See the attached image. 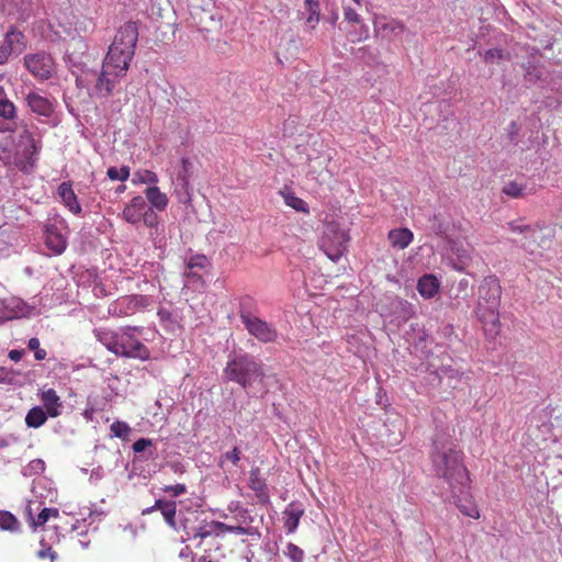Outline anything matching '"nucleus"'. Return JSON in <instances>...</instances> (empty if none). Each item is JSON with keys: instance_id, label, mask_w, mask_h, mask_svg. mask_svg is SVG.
<instances>
[{"instance_id": "49530a36", "label": "nucleus", "mask_w": 562, "mask_h": 562, "mask_svg": "<svg viewBox=\"0 0 562 562\" xmlns=\"http://www.w3.org/2000/svg\"><path fill=\"white\" fill-rule=\"evenodd\" d=\"M153 446V441L147 438H139L133 443V450L135 452H143L146 448Z\"/></svg>"}, {"instance_id": "2eb2a0df", "label": "nucleus", "mask_w": 562, "mask_h": 562, "mask_svg": "<svg viewBox=\"0 0 562 562\" xmlns=\"http://www.w3.org/2000/svg\"><path fill=\"white\" fill-rule=\"evenodd\" d=\"M387 239L393 248L403 250L411 245L414 235L408 228H394L389 232Z\"/></svg>"}, {"instance_id": "4d7b16f0", "label": "nucleus", "mask_w": 562, "mask_h": 562, "mask_svg": "<svg viewBox=\"0 0 562 562\" xmlns=\"http://www.w3.org/2000/svg\"><path fill=\"white\" fill-rule=\"evenodd\" d=\"M191 562H213L209 560L206 557H193Z\"/></svg>"}, {"instance_id": "864d4df0", "label": "nucleus", "mask_w": 562, "mask_h": 562, "mask_svg": "<svg viewBox=\"0 0 562 562\" xmlns=\"http://www.w3.org/2000/svg\"><path fill=\"white\" fill-rule=\"evenodd\" d=\"M46 350L38 348L34 351V357L36 360H44L46 358Z\"/></svg>"}, {"instance_id": "aec40b11", "label": "nucleus", "mask_w": 562, "mask_h": 562, "mask_svg": "<svg viewBox=\"0 0 562 562\" xmlns=\"http://www.w3.org/2000/svg\"><path fill=\"white\" fill-rule=\"evenodd\" d=\"M212 526L215 531L225 533V532H232L235 535H246V536H254L258 533L257 528L252 526H241V525H227L222 521H212Z\"/></svg>"}, {"instance_id": "9d476101", "label": "nucleus", "mask_w": 562, "mask_h": 562, "mask_svg": "<svg viewBox=\"0 0 562 562\" xmlns=\"http://www.w3.org/2000/svg\"><path fill=\"white\" fill-rule=\"evenodd\" d=\"M451 494L456 506L464 516L471 517L473 519L480 518V510L474 501V497L470 493V486L465 491H463L462 494L460 492Z\"/></svg>"}, {"instance_id": "0eeeda50", "label": "nucleus", "mask_w": 562, "mask_h": 562, "mask_svg": "<svg viewBox=\"0 0 562 562\" xmlns=\"http://www.w3.org/2000/svg\"><path fill=\"white\" fill-rule=\"evenodd\" d=\"M348 241L349 236L344 229L329 224L322 237L321 248L330 260L338 261L347 250Z\"/></svg>"}, {"instance_id": "de8ad7c7", "label": "nucleus", "mask_w": 562, "mask_h": 562, "mask_svg": "<svg viewBox=\"0 0 562 562\" xmlns=\"http://www.w3.org/2000/svg\"><path fill=\"white\" fill-rule=\"evenodd\" d=\"M254 306H255V300L251 296L246 295L240 299L239 311L244 310L246 313H251V310Z\"/></svg>"}, {"instance_id": "f704fd0d", "label": "nucleus", "mask_w": 562, "mask_h": 562, "mask_svg": "<svg viewBox=\"0 0 562 562\" xmlns=\"http://www.w3.org/2000/svg\"><path fill=\"white\" fill-rule=\"evenodd\" d=\"M111 431L117 438H126L131 432V427L127 423L116 420L111 425Z\"/></svg>"}, {"instance_id": "58836bf2", "label": "nucleus", "mask_w": 562, "mask_h": 562, "mask_svg": "<svg viewBox=\"0 0 562 562\" xmlns=\"http://www.w3.org/2000/svg\"><path fill=\"white\" fill-rule=\"evenodd\" d=\"M224 461H229L234 465H237L238 462L240 461V451H239V449L237 447H234L233 450L227 451L226 453H224L222 456V459H221V462H220L221 467L223 465Z\"/></svg>"}, {"instance_id": "4c0bfd02", "label": "nucleus", "mask_w": 562, "mask_h": 562, "mask_svg": "<svg viewBox=\"0 0 562 562\" xmlns=\"http://www.w3.org/2000/svg\"><path fill=\"white\" fill-rule=\"evenodd\" d=\"M285 554L293 562H303L304 551L301 548H299L296 544H294V543L290 542L286 546Z\"/></svg>"}, {"instance_id": "473e14b6", "label": "nucleus", "mask_w": 562, "mask_h": 562, "mask_svg": "<svg viewBox=\"0 0 562 562\" xmlns=\"http://www.w3.org/2000/svg\"><path fill=\"white\" fill-rule=\"evenodd\" d=\"M59 512L57 508H43L41 513L37 515L36 519L32 518V525L34 527H40L45 525L50 517H58Z\"/></svg>"}, {"instance_id": "79ce46f5", "label": "nucleus", "mask_w": 562, "mask_h": 562, "mask_svg": "<svg viewBox=\"0 0 562 562\" xmlns=\"http://www.w3.org/2000/svg\"><path fill=\"white\" fill-rule=\"evenodd\" d=\"M142 220L144 221V224L148 227H153L157 224V215L150 207L147 206L144 210V216L142 217Z\"/></svg>"}, {"instance_id": "3c124183", "label": "nucleus", "mask_w": 562, "mask_h": 562, "mask_svg": "<svg viewBox=\"0 0 562 562\" xmlns=\"http://www.w3.org/2000/svg\"><path fill=\"white\" fill-rule=\"evenodd\" d=\"M23 356V350L13 349L9 352V358L13 361H20Z\"/></svg>"}, {"instance_id": "a18cd8bd", "label": "nucleus", "mask_w": 562, "mask_h": 562, "mask_svg": "<svg viewBox=\"0 0 562 562\" xmlns=\"http://www.w3.org/2000/svg\"><path fill=\"white\" fill-rule=\"evenodd\" d=\"M344 16H345V20L348 22H351V23L360 22V16L353 8H350V7L344 8Z\"/></svg>"}, {"instance_id": "2f4dec72", "label": "nucleus", "mask_w": 562, "mask_h": 562, "mask_svg": "<svg viewBox=\"0 0 562 562\" xmlns=\"http://www.w3.org/2000/svg\"><path fill=\"white\" fill-rule=\"evenodd\" d=\"M0 116L4 120H13L16 116V108L8 98L0 99Z\"/></svg>"}, {"instance_id": "bf43d9fd", "label": "nucleus", "mask_w": 562, "mask_h": 562, "mask_svg": "<svg viewBox=\"0 0 562 562\" xmlns=\"http://www.w3.org/2000/svg\"><path fill=\"white\" fill-rule=\"evenodd\" d=\"M526 248H528V249L530 250V252H533V251H535V249H533V248H531V246H530V245H526Z\"/></svg>"}, {"instance_id": "cd10ccee", "label": "nucleus", "mask_w": 562, "mask_h": 562, "mask_svg": "<svg viewBox=\"0 0 562 562\" xmlns=\"http://www.w3.org/2000/svg\"><path fill=\"white\" fill-rule=\"evenodd\" d=\"M282 195L284 199V203L288 206L292 207L293 210H295L297 212H302V213H306V214L310 212L307 203L304 200H302L301 198L296 196L294 193H292V192L283 193L282 192Z\"/></svg>"}, {"instance_id": "13d9d810", "label": "nucleus", "mask_w": 562, "mask_h": 562, "mask_svg": "<svg viewBox=\"0 0 562 562\" xmlns=\"http://www.w3.org/2000/svg\"><path fill=\"white\" fill-rule=\"evenodd\" d=\"M78 44H79L82 48H86V44L82 42V40H79V41H78Z\"/></svg>"}, {"instance_id": "e433bc0d", "label": "nucleus", "mask_w": 562, "mask_h": 562, "mask_svg": "<svg viewBox=\"0 0 562 562\" xmlns=\"http://www.w3.org/2000/svg\"><path fill=\"white\" fill-rule=\"evenodd\" d=\"M12 54H16V50L4 37L3 42L0 44V66L5 65Z\"/></svg>"}, {"instance_id": "6e6552de", "label": "nucleus", "mask_w": 562, "mask_h": 562, "mask_svg": "<svg viewBox=\"0 0 562 562\" xmlns=\"http://www.w3.org/2000/svg\"><path fill=\"white\" fill-rule=\"evenodd\" d=\"M239 317L248 333L260 342L269 344L277 340L278 331L271 324L244 310L239 311Z\"/></svg>"}, {"instance_id": "c9c22d12", "label": "nucleus", "mask_w": 562, "mask_h": 562, "mask_svg": "<svg viewBox=\"0 0 562 562\" xmlns=\"http://www.w3.org/2000/svg\"><path fill=\"white\" fill-rule=\"evenodd\" d=\"M235 520L237 521V525L241 526H250L252 522V517L249 514V510L243 507L237 506L235 509Z\"/></svg>"}, {"instance_id": "a878e982", "label": "nucleus", "mask_w": 562, "mask_h": 562, "mask_svg": "<svg viewBox=\"0 0 562 562\" xmlns=\"http://www.w3.org/2000/svg\"><path fill=\"white\" fill-rule=\"evenodd\" d=\"M47 420V413L40 406H35L29 411L25 423L29 427L38 428Z\"/></svg>"}, {"instance_id": "dca6fc26", "label": "nucleus", "mask_w": 562, "mask_h": 562, "mask_svg": "<svg viewBox=\"0 0 562 562\" xmlns=\"http://www.w3.org/2000/svg\"><path fill=\"white\" fill-rule=\"evenodd\" d=\"M41 401L48 416L57 417L60 415L61 401L54 389L43 390Z\"/></svg>"}, {"instance_id": "c756f323", "label": "nucleus", "mask_w": 562, "mask_h": 562, "mask_svg": "<svg viewBox=\"0 0 562 562\" xmlns=\"http://www.w3.org/2000/svg\"><path fill=\"white\" fill-rule=\"evenodd\" d=\"M133 183H146V184H153L156 186L158 182L157 175L151 170H137L134 173Z\"/></svg>"}, {"instance_id": "bb28decb", "label": "nucleus", "mask_w": 562, "mask_h": 562, "mask_svg": "<svg viewBox=\"0 0 562 562\" xmlns=\"http://www.w3.org/2000/svg\"><path fill=\"white\" fill-rule=\"evenodd\" d=\"M0 529L10 532H18L21 529V524L10 512L0 510Z\"/></svg>"}, {"instance_id": "603ef678", "label": "nucleus", "mask_w": 562, "mask_h": 562, "mask_svg": "<svg viewBox=\"0 0 562 562\" xmlns=\"http://www.w3.org/2000/svg\"><path fill=\"white\" fill-rule=\"evenodd\" d=\"M40 345H41V342H40L38 338L33 337V338H31V339L29 340L27 347H29V349H31V350L35 351V350H37L38 348H41V347H40Z\"/></svg>"}, {"instance_id": "5fc2aeb1", "label": "nucleus", "mask_w": 562, "mask_h": 562, "mask_svg": "<svg viewBox=\"0 0 562 562\" xmlns=\"http://www.w3.org/2000/svg\"><path fill=\"white\" fill-rule=\"evenodd\" d=\"M8 371L4 368L0 367V383L4 382L8 379Z\"/></svg>"}, {"instance_id": "ea45409f", "label": "nucleus", "mask_w": 562, "mask_h": 562, "mask_svg": "<svg viewBox=\"0 0 562 562\" xmlns=\"http://www.w3.org/2000/svg\"><path fill=\"white\" fill-rule=\"evenodd\" d=\"M209 265V260L204 255L192 256L188 261V268H200L203 269Z\"/></svg>"}, {"instance_id": "4be33fe9", "label": "nucleus", "mask_w": 562, "mask_h": 562, "mask_svg": "<svg viewBox=\"0 0 562 562\" xmlns=\"http://www.w3.org/2000/svg\"><path fill=\"white\" fill-rule=\"evenodd\" d=\"M145 196L151 206L158 211H164L168 204L167 195L156 186L148 187L145 190Z\"/></svg>"}, {"instance_id": "f3484780", "label": "nucleus", "mask_w": 562, "mask_h": 562, "mask_svg": "<svg viewBox=\"0 0 562 562\" xmlns=\"http://www.w3.org/2000/svg\"><path fill=\"white\" fill-rule=\"evenodd\" d=\"M154 509H159L166 520V522L175 528L176 527V510L177 504L173 501L157 499L151 508L143 512V514L150 513Z\"/></svg>"}, {"instance_id": "6e6d98bb", "label": "nucleus", "mask_w": 562, "mask_h": 562, "mask_svg": "<svg viewBox=\"0 0 562 562\" xmlns=\"http://www.w3.org/2000/svg\"><path fill=\"white\" fill-rule=\"evenodd\" d=\"M4 79V75L0 74V82ZM5 98V89L0 85V99Z\"/></svg>"}, {"instance_id": "c03bdc74", "label": "nucleus", "mask_w": 562, "mask_h": 562, "mask_svg": "<svg viewBox=\"0 0 562 562\" xmlns=\"http://www.w3.org/2000/svg\"><path fill=\"white\" fill-rule=\"evenodd\" d=\"M181 166H182V169H183V175H181L180 178H181V180L183 182V186H188L189 179H190V169L192 167V164H191L190 159L182 158L181 159Z\"/></svg>"}, {"instance_id": "7ed1b4c3", "label": "nucleus", "mask_w": 562, "mask_h": 562, "mask_svg": "<svg viewBox=\"0 0 562 562\" xmlns=\"http://www.w3.org/2000/svg\"><path fill=\"white\" fill-rule=\"evenodd\" d=\"M133 331L142 333L139 327H125L121 331L100 329L97 339L117 357L133 358L146 361L150 358L149 349L137 339Z\"/></svg>"}, {"instance_id": "c85d7f7f", "label": "nucleus", "mask_w": 562, "mask_h": 562, "mask_svg": "<svg viewBox=\"0 0 562 562\" xmlns=\"http://www.w3.org/2000/svg\"><path fill=\"white\" fill-rule=\"evenodd\" d=\"M526 184L509 181L503 187L502 192L512 199H519L526 195Z\"/></svg>"}, {"instance_id": "20e7f679", "label": "nucleus", "mask_w": 562, "mask_h": 562, "mask_svg": "<svg viewBox=\"0 0 562 562\" xmlns=\"http://www.w3.org/2000/svg\"><path fill=\"white\" fill-rule=\"evenodd\" d=\"M502 286L495 276L484 278L479 286V297L475 315L483 324L484 329L497 335L501 328L499 306Z\"/></svg>"}, {"instance_id": "a211bd4d", "label": "nucleus", "mask_w": 562, "mask_h": 562, "mask_svg": "<svg viewBox=\"0 0 562 562\" xmlns=\"http://www.w3.org/2000/svg\"><path fill=\"white\" fill-rule=\"evenodd\" d=\"M440 288L439 280L434 274H425L417 282V290L424 299H431Z\"/></svg>"}, {"instance_id": "393cba45", "label": "nucleus", "mask_w": 562, "mask_h": 562, "mask_svg": "<svg viewBox=\"0 0 562 562\" xmlns=\"http://www.w3.org/2000/svg\"><path fill=\"white\" fill-rule=\"evenodd\" d=\"M8 7L9 14L26 16L32 11V0H3Z\"/></svg>"}, {"instance_id": "37998d69", "label": "nucleus", "mask_w": 562, "mask_h": 562, "mask_svg": "<svg viewBox=\"0 0 562 562\" xmlns=\"http://www.w3.org/2000/svg\"><path fill=\"white\" fill-rule=\"evenodd\" d=\"M383 30H389L392 33L400 34L404 31L405 26L402 22L392 20L382 25Z\"/></svg>"}, {"instance_id": "4468645a", "label": "nucleus", "mask_w": 562, "mask_h": 562, "mask_svg": "<svg viewBox=\"0 0 562 562\" xmlns=\"http://www.w3.org/2000/svg\"><path fill=\"white\" fill-rule=\"evenodd\" d=\"M302 19L310 30H314L321 20L319 0H304V11L301 12Z\"/></svg>"}, {"instance_id": "7c9ffc66", "label": "nucleus", "mask_w": 562, "mask_h": 562, "mask_svg": "<svg viewBox=\"0 0 562 562\" xmlns=\"http://www.w3.org/2000/svg\"><path fill=\"white\" fill-rule=\"evenodd\" d=\"M483 58L485 63L495 64L503 59L509 60L510 55L501 48H491L484 53Z\"/></svg>"}, {"instance_id": "8fccbe9b", "label": "nucleus", "mask_w": 562, "mask_h": 562, "mask_svg": "<svg viewBox=\"0 0 562 562\" xmlns=\"http://www.w3.org/2000/svg\"><path fill=\"white\" fill-rule=\"evenodd\" d=\"M23 136H25V137L29 139V142H30V146H31V147H32V149H33V150H32V154L37 153L36 140L34 139L33 135H32L27 130H25V131H24V135H23Z\"/></svg>"}, {"instance_id": "72a5a7b5", "label": "nucleus", "mask_w": 562, "mask_h": 562, "mask_svg": "<svg viewBox=\"0 0 562 562\" xmlns=\"http://www.w3.org/2000/svg\"><path fill=\"white\" fill-rule=\"evenodd\" d=\"M108 177L111 180L126 181L130 178V167L123 166L120 169L116 167H110L106 171Z\"/></svg>"}, {"instance_id": "6ab92c4d", "label": "nucleus", "mask_w": 562, "mask_h": 562, "mask_svg": "<svg viewBox=\"0 0 562 562\" xmlns=\"http://www.w3.org/2000/svg\"><path fill=\"white\" fill-rule=\"evenodd\" d=\"M45 244L54 255H60L66 249L67 243L56 228H47L45 232Z\"/></svg>"}, {"instance_id": "f03ea898", "label": "nucleus", "mask_w": 562, "mask_h": 562, "mask_svg": "<svg viewBox=\"0 0 562 562\" xmlns=\"http://www.w3.org/2000/svg\"><path fill=\"white\" fill-rule=\"evenodd\" d=\"M430 459L435 474L445 480L450 492L461 494L471 484L470 473L464 464V454L458 449L451 436L436 435L432 441Z\"/></svg>"}, {"instance_id": "f257e3e1", "label": "nucleus", "mask_w": 562, "mask_h": 562, "mask_svg": "<svg viewBox=\"0 0 562 562\" xmlns=\"http://www.w3.org/2000/svg\"><path fill=\"white\" fill-rule=\"evenodd\" d=\"M138 41L136 22H126L116 32L108 54L102 63V70L95 83V91L101 97H109L115 88V79L124 77L135 55Z\"/></svg>"}, {"instance_id": "a19ab883", "label": "nucleus", "mask_w": 562, "mask_h": 562, "mask_svg": "<svg viewBox=\"0 0 562 562\" xmlns=\"http://www.w3.org/2000/svg\"><path fill=\"white\" fill-rule=\"evenodd\" d=\"M162 491L170 493L172 496H180L187 492V486L182 483H178L175 485H166Z\"/></svg>"}, {"instance_id": "b1692460", "label": "nucleus", "mask_w": 562, "mask_h": 562, "mask_svg": "<svg viewBox=\"0 0 562 562\" xmlns=\"http://www.w3.org/2000/svg\"><path fill=\"white\" fill-rule=\"evenodd\" d=\"M509 229L513 233H531L532 240L537 243L538 247H544L547 244L548 238L546 236H542L540 240H538L535 237L536 229L542 231L544 228L543 225L536 224L535 226L530 225H522V224H516V223H509Z\"/></svg>"}, {"instance_id": "423d86ee", "label": "nucleus", "mask_w": 562, "mask_h": 562, "mask_svg": "<svg viewBox=\"0 0 562 562\" xmlns=\"http://www.w3.org/2000/svg\"><path fill=\"white\" fill-rule=\"evenodd\" d=\"M23 66L37 81L52 79L57 72V64L50 53L37 50L25 54Z\"/></svg>"}, {"instance_id": "5701e85b", "label": "nucleus", "mask_w": 562, "mask_h": 562, "mask_svg": "<svg viewBox=\"0 0 562 562\" xmlns=\"http://www.w3.org/2000/svg\"><path fill=\"white\" fill-rule=\"evenodd\" d=\"M4 37L7 38L8 43H10V45H12L16 50V54H21L23 50H25L27 46L26 37L24 33L16 27H10Z\"/></svg>"}, {"instance_id": "9b49d317", "label": "nucleus", "mask_w": 562, "mask_h": 562, "mask_svg": "<svg viewBox=\"0 0 562 562\" xmlns=\"http://www.w3.org/2000/svg\"><path fill=\"white\" fill-rule=\"evenodd\" d=\"M146 202L143 196H134L130 203L124 207L122 216L130 224H137L144 216Z\"/></svg>"}, {"instance_id": "f8f14e48", "label": "nucleus", "mask_w": 562, "mask_h": 562, "mask_svg": "<svg viewBox=\"0 0 562 562\" xmlns=\"http://www.w3.org/2000/svg\"><path fill=\"white\" fill-rule=\"evenodd\" d=\"M249 487L255 492L260 503L269 502V494L266 481L260 476V469L254 468L249 473Z\"/></svg>"}, {"instance_id": "09e8293b", "label": "nucleus", "mask_w": 562, "mask_h": 562, "mask_svg": "<svg viewBox=\"0 0 562 562\" xmlns=\"http://www.w3.org/2000/svg\"><path fill=\"white\" fill-rule=\"evenodd\" d=\"M38 559H50L52 561L56 558V552L50 547H44L36 553Z\"/></svg>"}, {"instance_id": "39448f33", "label": "nucleus", "mask_w": 562, "mask_h": 562, "mask_svg": "<svg viewBox=\"0 0 562 562\" xmlns=\"http://www.w3.org/2000/svg\"><path fill=\"white\" fill-rule=\"evenodd\" d=\"M225 380L235 382L244 389L265 379L263 364L250 353L235 355L228 359L223 370Z\"/></svg>"}, {"instance_id": "412c9836", "label": "nucleus", "mask_w": 562, "mask_h": 562, "mask_svg": "<svg viewBox=\"0 0 562 562\" xmlns=\"http://www.w3.org/2000/svg\"><path fill=\"white\" fill-rule=\"evenodd\" d=\"M304 510L300 507L290 504L286 509L283 512L284 515V528L289 533H292L296 530L300 519L303 516Z\"/></svg>"}, {"instance_id": "1a4fd4ad", "label": "nucleus", "mask_w": 562, "mask_h": 562, "mask_svg": "<svg viewBox=\"0 0 562 562\" xmlns=\"http://www.w3.org/2000/svg\"><path fill=\"white\" fill-rule=\"evenodd\" d=\"M27 108L34 114L50 117L55 111V100L42 94L38 90H30L24 95Z\"/></svg>"}, {"instance_id": "ddd939ff", "label": "nucleus", "mask_w": 562, "mask_h": 562, "mask_svg": "<svg viewBox=\"0 0 562 562\" xmlns=\"http://www.w3.org/2000/svg\"><path fill=\"white\" fill-rule=\"evenodd\" d=\"M58 195L64 205L74 214L81 213V206L70 182H61L58 187Z\"/></svg>"}]
</instances>
